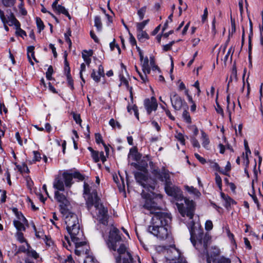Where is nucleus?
<instances>
[{"instance_id": "46", "label": "nucleus", "mask_w": 263, "mask_h": 263, "mask_svg": "<svg viewBox=\"0 0 263 263\" xmlns=\"http://www.w3.org/2000/svg\"><path fill=\"white\" fill-rule=\"evenodd\" d=\"M213 222L210 220H208L205 223V229L206 231H210L213 229Z\"/></svg>"}, {"instance_id": "20", "label": "nucleus", "mask_w": 263, "mask_h": 263, "mask_svg": "<svg viewBox=\"0 0 263 263\" xmlns=\"http://www.w3.org/2000/svg\"><path fill=\"white\" fill-rule=\"evenodd\" d=\"M54 11L59 14H63L68 17L69 20H71V16L69 14L68 10L63 6L59 5L57 8L54 10Z\"/></svg>"}, {"instance_id": "40", "label": "nucleus", "mask_w": 263, "mask_h": 263, "mask_svg": "<svg viewBox=\"0 0 263 263\" xmlns=\"http://www.w3.org/2000/svg\"><path fill=\"white\" fill-rule=\"evenodd\" d=\"M109 124L113 128H115L116 126H117L119 129L121 128L120 124L118 122L116 121L114 119H111L109 120Z\"/></svg>"}, {"instance_id": "11", "label": "nucleus", "mask_w": 263, "mask_h": 263, "mask_svg": "<svg viewBox=\"0 0 263 263\" xmlns=\"http://www.w3.org/2000/svg\"><path fill=\"white\" fill-rule=\"evenodd\" d=\"M144 105L148 115H150L153 111H156L158 107L156 99L154 97H152L151 99H145Z\"/></svg>"}, {"instance_id": "64", "label": "nucleus", "mask_w": 263, "mask_h": 263, "mask_svg": "<svg viewBox=\"0 0 263 263\" xmlns=\"http://www.w3.org/2000/svg\"><path fill=\"white\" fill-rule=\"evenodd\" d=\"M97 73L101 76L103 77L104 76V68L102 65H100L98 67V70Z\"/></svg>"}, {"instance_id": "37", "label": "nucleus", "mask_w": 263, "mask_h": 263, "mask_svg": "<svg viewBox=\"0 0 263 263\" xmlns=\"http://www.w3.org/2000/svg\"><path fill=\"white\" fill-rule=\"evenodd\" d=\"M246 156L244 157V161L245 163H246V165H248L249 163V160L248 158V155L251 154V152L248 146H246Z\"/></svg>"}, {"instance_id": "31", "label": "nucleus", "mask_w": 263, "mask_h": 263, "mask_svg": "<svg viewBox=\"0 0 263 263\" xmlns=\"http://www.w3.org/2000/svg\"><path fill=\"white\" fill-rule=\"evenodd\" d=\"M36 23L39 32H40L44 28V23L40 17L36 18Z\"/></svg>"}, {"instance_id": "56", "label": "nucleus", "mask_w": 263, "mask_h": 263, "mask_svg": "<svg viewBox=\"0 0 263 263\" xmlns=\"http://www.w3.org/2000/svg\"><path fill=\"white\" fill-rule=\"evenodd\" d=\"M208 15V8H205L204 9V10L203 14V15H202V17H201L202 22L203 23H204L206 21V20L207 19Z\"/></svg>"}, {"instance_id": "50", "label": "nucleus", "mask_w": 263, "mask_h": 263, "mask_svg": "<svg viewBox=\"0 0 263 263\" xmlns=\"http://www.w3.org/2000/svg\"><path fill=\"white\" fill-rule=\"evenodd\" d=\"M174 43H175L174 41H172V42H171L170 43H169L167 44L163 45V50L164 51H168V50H171V48H172V46L173 45Z\"/></svg>"}, {"instance_id": "57", "label": "nucleus", "mask_w": 263, "mask_h": 263, "mask_svg": "<svg viewBox=\"0 0 263 263\" xmlns=\"http://www.w3.org/2000/svg\"><path fill=\"white\" fill-rule=\"evenodd\" d=\"M137 31H142L145 27V25L142 22L138 23L136 24Z\"/></svg>"}, {"instance_id": "61", "label": "nucleus", "mask_w": 263, "mask_h": 263, "mask_svg": "<svg viewBox=\"0 0 263 263\" xmlns=\"http://www.w3.org/2000/svg\"><path fill=\"white\" fill-rule=\"evenodd\" d=\"M195 156L202 164H204L206 162L205 159L201 157L199 154L195 153Z\"/></svg>"}, {"instance_id": "8", "label": "nucleus", "mask_w": 263, "mask_h": 263, "mask_svg": "<svg viewBox=\"0 0 263 263\" xmlns=\"http://www.w3.org/2000/svg\"><path fill=\"white\" fill-rule=\"evenodd\" d=\"M67 230L70 235L72 242H77L78 243V241L85 240L83 232L80 229V224L76 225V227L68 228Z\"/></svg>"}, {"instance_id": "13", "label": "nucleus", "mask_w": 263, "mask_h": 263, "mask_svg": "<svg viewBox=\"0 0 263 263\" xmlns=\"http://www.w3.org/2000/svg\"><path fill=\"white\" fill-rule=\"evenodd\" d=\"M149 160V156L146 155L143 157V159L138 163H133L132 165H134L136 168L144 172L146 170L148 166L147 161Z\"/></svg>"}, {"instance_id": "62", "label": "nucleus", "mask_w": 263, "mask_h": 263, "mask_svg": "<svg viewBox=\"0 0 263 263\" xmlns=\"http://www.w3.org/2000/svg\"><path fill=\"white\" fill-rule=\"evenodd\" d=\"M73 118L77 123H80L82 121L79 115L73 114Z\"/></svg>"}, {"instance_id": "7", "label": "nucleus", "mask_w": 263, "mask_h": 263, "mask_svg": "<svg viewBox=\"0 0 263 263\" xmlns=\"http://www.w3.org/2000/svg\"><path fill=\"white\" fill-rule=\"evenodd\" d=\"M61 212L64 217L67 229L80 224L78 217L76 214L67 209H64V211H62Z\"/></svg>"}, {"instance_id": "59", "label": "nucleus", "mask_w": 263, "mask_h": 263, "mask_svg": "<svg viewBox=\"0 0 263 263\" xmlns=\"http://www.w3.org/2000/svg\"><path fill=\"white\" fill-rule=\"evenodd\" d=\"M233 51H234V50L232 49V47L229 49V50H228L226 55L224 57V60L225 61H227L228 60V57H229V55L230 54H231V59H232Z\"/></svg>"}, {"instance_id": "17", "label": "nucleus", "mask_w": 263, "mask_h": 263, "mask_svg": "<svg viewBox=\"0 0 263 263\" xmlns=\"http://www.w3.org/2000/svg\"><path fill=\"white\" fill-rule=\"evenodd\" d=\"M33 228L35 232V235L36 237L38 238L43 239L46 243L49 246L50 244L48 243L49 239L46 235H44V232L40 229H39V230H37L34 224L33 225Z\"/></svg>"}, {"instance_id": "5", "label": "nucleus", "mask_w": 263, "mask_h": 263, "mask_svg": "<svg viewBox=\"0 0 263 263\" xmlns=\"http://www.w3.org/2000/svg\"><path fill=\"white\" fill-rule=\"evenodd\" d=\"M78 243L72 242L74 246L72 245L71 242L67 236H65L64 239L62 240L63 246L66 248L68 250L72 251L74 250L75 254L77 256H81L82 255H87L86 259L84 260V263L86 262L88 258H91L94 263H99L98 261L92 256L88 255L89 250L88 246L87 245L85 240L83 241H78Z\"/></svg>"}, {"instance_id": "2", "label": "nucleus", "mask_w": 263, "mask_h": 263, "mask_svg": "<svg viewBox=\"0 0 263 263\" xmlns=\"http://www.w3.org/2000/svg\"><path fill=\"white\" fill-rule=\"evenodd\" d=\"M152 174L160 181L164 182L166 193L176 201V205L182 216H185L192 219L194 215L195 202L193 200L184 198L182 192L178 187L173 185L168 170L163 167L161 170L154 168Z\"/></svg>"}, {"instance_id": "25", "label": "nucleus", "mask_w": 263, "mask_h": 263, "mask_svg": "<svg viewBox=\"0 0 263 263\" xmlns=\"http://www.w3.org/2000/svg\"><path fill=\"white\" fill-rule=\"evenodd\" d=\"M185 189L186 191H187L190 194H192L197 197H199L201 195L200 192L196 188L193 186L185 185L184 186Z\"/></svg>"}, {"instance_id": "33", "label": "nucleus", "mask_w": 263, "mask_h": 263, "mask_svg": "<svg viewBox=\"0 0 263 263\" xmlns=\"http://www.w3.org/2000/svg\"><path fill=\"white\" fill-rule=\"evenodd\" d=\"M215 182L219 190L222 191V180L220 176L217 173L215 174Z\"/></svg>"}, {"instance_id": "12", "label": "nucleus", "mask_w": 263, "mask_h": 263, "mask_svg": "<svg viewBox=\"0 0 263 263\" xmlns=\"http://www.w3.org/2000/svg\"><path fill=\"white\" fill-rule=\"evenodd\" d=\"M60 191H56L54 192V198L60 203V206L61 210L64 211V209H66V207L69 204V201L66 196L63 193H60Z\"/></svg>"}, {"instance_id": "52", "label": "nucleus", "mask_w": 263, "mask_h": 263, "mask_svg": "<svg viewBox=\"0 0 263 263\" xmlns=\"http://www.w3.org/2000/svg\"><path fill=\"white\" fill-rule=\"evenodd\" d=\"M72 179L73 178H77L79 180H83V179H84V177L82 175H81L80 173L79 172H75L74 173L72 174Z\"/></svg>"}, {"instance_id": "32", "label": "nucleus", "mask_w": 263, "mask_h": 263, "mask_svg": "<svg viewBox=\"0 0 263 263\" xmlns=\"http://www.w3.org/2000/svg\"><path fill=\"white\" fill-rule=\"evenodd\" d=\"M182 117H183L184 120L186 123H191V118L190 117L189 112L186 109H185L183 112Z\"/></svg>"}, {"instance_id": "34", "label": "nucleus", "mask_w": 263, "mask_h": 263, "mask_svg": "<svg viewBox=\"0 0 263 263\" xmlns=\"http://www.w3.org/2000/svg\"><path fill=\"white\" fill-rule=\"evenodd\" d=\"M101 76L98 73L96 72V71L93 69L91 73V78L97 83H98L100 81Z\"/></svg>"}, {"instance_id": "44", "label": "nucleus", "mask_w": 263, "mask_h": 263, "mask_svg": "<svg viewBox=\"0 0 263 263\" xmlns=\"http://www.w3.org/2000/svg\"><path fill=\"white\" fill-rule=\"evenodd\" d=\"M91 155L95 162H98L100 161V153L99 152L95 151L92 152Z\"/></svg>"}, {"instance_id": "24", "label": "nucleus", "mask_w": 263, "mask_h": 263, "mask_svg": "<svg viewBox=\"0 0 263 263\" xmlns=\"http://www.w3.org/2000/svg\"><path fill=\"white\" fill-rule=\"evenodd\" d=\"M227 111L229 114V116L230 118H231L232 111L234 110L235 104L234 102H233L232 105L230 104V95H228L227 97Z\"/></svg>"}, {"instance_id": "51", "label": "nucleus", "mask_w": 263, "mask_h": 263, "mask_svg": "<svg viewBox=\"0 0 263 263\" xmlns=\"http://www.w3.org/2000/svg\"><path fill=\"white\" fill-rule=\"evenodd\" d=\"M191 143L194 147H197L198 148L200 147L199 142L195 137L192 138Z\"/></svg>"}, {"instance_id": "35", "label": "nucleus", "mask_w": 263, "mask_h": 263, "mask_svg": "<svg viewBox=\"0 0 263 263\" xmlns=\"http://www.w3.org/2000/svg\"><path fill=\"white\" fill-rule=\"evenodd\" d=\"M26 246H21L19 247L18 251L17 253L19 252H24L26 253L27 252L28 250H29V248H30V245L28 243V242H26Z\"/></svg>"}, {"instance_id": "47", "label": "nucleus", "mask_w": 263, "mask_h": 263, "mask_svg": "<svg viewBox=\"0 0 263 263\" xmlns=\"http://www.w3.org/2000/svg\"><path fill=\"white\" fill-rule=\"evenodd\" d=\"M176 138L182 145L185 144V139L183 134L179 133L176 136Z\"/></svg>"}, {"instance_id": "22", "label": "nucleus", "mask_w": 263, "mask_h": 263, "mask_svg": "<svg viewBox=\"0 0 263 263\" xmlns=\"http://www.w3.org/2000/svg\"><path fill=\"white\" fill-rule=\"evenodd\" d=\"M137 37L139 41L143 42L149 39V35L145 31H137Z\"/></svg>"}, {"instance_id": "39", "label": "nucleus", "mask_w": 263, "mask_h": 263, "mask_svg": "<svg viewBox=\"0 0 263 263\" xmlns=\"http://www.w3.org/2000/svg\"><path fill=\"white\" fill-rule=\"evenodd\" d=\"M3 4L7 7L13 6L15 2V0H2Z\"/></svg>"}, {"instance_id": "18", "label": "nucleus", "mask_w": 263, "mask_h": 263, "mask_svg": "<svg viewBox=\"0 0 263 263\" xmlns=\"http://www.w3.org/2000/svg\"><path fill=\"white\" fill-rule=\"evenodd\" d=\"M220 196L221 198L226 202L224 205L226 208H228V206H230L231 204H236V202L233 199L222 192H220Z\"/></svg>"}, {"instance_id": "10", "label": "nucleus", "mask_w": 263, "mask_h": 263, "mask_svg": "<svg viewBox=\"0 0 263 263\" xmlns=\"http://www.w3.org/2000/svg\"><path fill=\"white\" fill-rule=\"evenodd\" d=\"M135 177L137 182L144 189L147 190L148 191L154 190V187L152 185H148L146 184L148 177L145 174L141 172H136L135 173Z\"/></svg>"}, {"instance_id": "21", "label": "nucleus", "mask_w": 263, "mask_h": 263, "mask_svg": "<svg viewBox=\"0 0 263 263\" xmlns=\"http://www.w3.org/2000/svg\"><path fill=\"white\" fill-rule=\"evenodd\" d=\"M141 62V66L142 68V71L143 73H150L151 68L149 66V61L147 57L143 58L142 61Z\"/></svg>"}, {"instance_id": "30", "label": "nucleus", "mask_w": 263, "mask_h": 263, "mask_svg": "<svg viewBox=\"0 0 263 263\" xmlns=\"http://www.w3.org/2000/svg\"><path fill=\"white\" fill-rule=\"evenodd\" d=\"M71 32L70 29H68L66 33H64V36L66 42L68 44L69 47H70L72 44L71 41L70 39Z\"/></svg>"}, {"instance_id": "27", "label": "nucleus", "mask_w": 263, "mask_h": 263, "mask_svg": "<svg viewBox=\"0 0 263 263\" xmlns=\"http://www.w3.org/2000/svg\"><path fill=\"white\" fill-rule=\"evenodd\" d=\"M15 237L16 240L20 243L27 242L26 239L24 237L23 232L17 231L15 234Z\"/></svg>"}, {"instance_id": "49", "label": "nucleus", "mask_w": 263, "mask_h": 263, "mask_svg": "<svg viewBox=\"0 0 263 263\" xmlns=\"http://www.w3.org/2000/svg\"><path fill=\"white\" fill-rule=\"evenodd\" d=\"M95 138H96V141L97 143L100 144L102 143L103 144H104L103 140L102 139V136L99 133H96L95 134Z\"/></svg>"}, {"instance_id": "63", "label": "nucleus", "mask_w": 263, "mask_h": 263, "mask_svg": "<svg viewBox=\"0 0 263 263\" xmlns=\"http://www.w3.org/2000/svg\"><path fill=\"white\" fill-rule=\"evenodd\" d=\"M184 93L187 96L189 102L191 103H193L194 101L193 100L192 96L189 94L188 89H185V91H184Z\"/></svg>"}, {"instance_id": "1", "label": "nucleus", "mask_w": 263, "mask_h": 263, "mask_svg": "<svg viewBox=\"0 0 263 263\" xmlns=\"http://www.w3.org/2000/svg\"><path fill=\"white\" fill-rule=\"evenodd\" d=\"M142 197L145 199L143 208L146 214H153L151 225L147 231L158 239L163 240L166 239L170 233V224L172 220L171 214L160 212V206L158 205L153 199L151 198V194L143 190Z\"/></svg>"}, {"instance_id": "16", "label": "nucleus", "mask_w": 263, "mask_h": 263, "mask_svg": "<svg viewBox=\"0 0 263 263\" xmlns=\"http://www.w3.org/2000/svg\"><path fill=\"white\" fill-rule=\"evenodd\" d=\"M7 21L9 26H14L15 28L20 25V22L15 18L13 13L10 11L9 15L7 17Z\"/></svg>"}, {"instance_id": "60", "label": "nucleus", "mask_w": 263, "mask_h": 263, "mask_svg": "<svg viewBox=\"0 0 263 263\" xmlns=\"http://www.w3.org/2000/svg\"><path fill=\"white\" fill-rule=\"evenodd\" d=\"M149 73H144L142 74L140 72H139V74L143 82H145L147 80V74Z\"/></svg>"}, {"instance_id": "53", "label": "nucleus", "mask_w": 263, "mask_h": 263, "mask_svg": "<svg viewBox=\"0 0 263 263\" xmlns=\"http://www.w3.org/2000/svg\"><path fill=\"white\" fill-rule=\"evenodd\" d=\"M216 105H217V107L216 108V112L221 115L222 117L224 116V112H223V109L221 108V107L220 106V105L217 103H216Z\"/></svg>"}, {"instance_id": "54", "label": "nucleus", "mask_w": 263, "mask_h": 263, "mask_svg": "<svg viewBox=\"0 0 263 263\" xmlns=\"http://www.w3.org/2000/svg\"><path fill=\"white\" fill-rule=\"evenodd\" d=\"M214 263H231V260L229 258H222L218 260H216Z\"/></svg>"}, {"instance_id": "55", "label": "nucleus", "mask_w": 263, "mask_h": 263, "mask_svg": "<svg viewBox=\"0 0 263 263\" xmlns=\"http://www.w3.org/2000/svg\"><path fill=\"white\" fill-rule=\"evenodd\" d=\"M129 43L132 46L136 45L137 42L135 37L132 34L129 33Z\"/></svg>"}, {"instance_id": "43", "label": "nucleus", "mask_w": 263, "mask_h": 263, "mask_svg": "<svg viewBox=\"0 0 263 263\" xmlns=\"http://www.w3.org/2000/svg\"><path fill=\"white\" fill-rule=\"evenodd\" d=\"M67 81L68 83V86H69L71 90L74 89L73 85V81L72 80V77L71 75H68L66 76Z\"/></svg>"}, {"instance_id": "3", "label": "nucleus", "mask_w": 263, "mask_h": 263, "mask_svg": "<svg viewBox=\"0 0 263 263\" xmlns=\"http://www.w3.org/2000/svg\"><path fill=\"white\" fill-rule=\"evenodd\" d=\"M84 197L89 209L92 205L95 206L96 210L97 219L99 222L104 226H107L109 218L108 210L100 203V199L98 196L96 186L94 184L90 186L87 183L84 182Z\"/></svg>"}, {"instance_id": "19", "label": "nucleus", "mask_w": 263, "mask_h": 263, "mask_svg": "<svg viewBox=\"0 0 263 263\" xmlns=\"http://www.w3.org/2000/svg\"><path fill=\"white\" fill-rule=\"evenodd\" d=\"M121 66L122 68V73H123V69L125 71H126V67L123 63H121ZM119 77H120V84L119 86L123 85L125 86L127 88H128L129 85H128V80L125 77L123 76V73H120L119 75Z\"/></svg>"}, {"instance_id": "36", "label": "nucleus", "mask_w": 263, "mask_h": 263, "mask_svg": "<svg viewBox=\"0 0 263 263\" xmlns=\"http://www.w3.org/2000/svg\"><path fill=\"white\" fill-rule=\"evenodd\" d=\"M146 7L145 6L140 8L137 12V14L139 17L140 20H142L146 12Z\"/></svg>"}, {"instance_id": "45", "label": "nucleus", "mask_w": 263, "mask_h": 263, "mask_svg": "<svg viewBox=\"0 0 263 263\" xmlns=\"http://www.w3.org/2000/svg\"><path fill=\"white\" fill-rule=\"evenodd\" d=\"M85 70H86V65H85V63H82L81 64V67H80V78H81L82 81L84 83H85V81L84 80V79L83 77L82 72L85 71Z\"/></svg>"}, {"instance_id": "4", "label": "nucleus", "mask_w": 263, "mask_h": 263, "mask_svg": "<svg viewBox=\"0 0 263 263\" xmlns=\"http://www.w3.org/2000/svg\"><path fill=\"white\" fill-rule=\"evenodd\" d=\"M119 230L111 224L107 245L110 249L117 251L118 256H115L117 263H132L133 258L130 253L119 234Z\"/></svg>"}, {"instance_id": "42", "label": "nucleus", "mask_w": 263, "mask_h": 263, "mask_svg": "<svg viewBox=\"0 0 263 263\" xmlns=\"http://www.w3.org/2000/svg\"><path fill=\"white\" fill-rule=\"evenodd\" d=\"M27 254L29 256H31L34 259H37L39 257V254L37 252L33 250H29L27 252Z\"/></svg>"}, {"instance_id": "9", "label": "nucleus", "mask_w": 263, "mask_h": 263, "mask_svg": "<svg viewBox=\"0 0 263 263\" xmlns=\"http://www.w3.org/2000/svg\"><path fill=\"white\" fill-rule=\"evenodd\" d=\"M170 99L172 107L176 110H180L183 105L186 104L184 99L175 92H172L170 95Z\"/></svg>"}, {"instance_id": "14", "label": "nucleus", "mask_w": 263, "mask_h": 263, "mask_svg": "<svg viewBox=\"0 0 263 263\" xmlns=\"http://www.w3.org/2000/svg\"><path fill=\"white\" fill-rule=\"evenodd\" d=\"M13 224L17 231L25 232L26 231L25 226H28V220H27V221H23L22 220H13Z\"/></svg>"}, {"instance_id": "58", "label": "nucleus", "mask_w": 263, "mask_h": 263, "mask_svg": "<svg viewBox=\"0 0 263 263\" xmlns=\"http://www.w3.org/2000/svg\"><path fill=\"white\" fill-rule=\"evenodd\" d=\"M62 263H74V261L71 255H68L66 259H64V261Z\"/></svg>"}, {"instance_id": "23", "label": "nucleus", "mask_w": 263, "mask_h": 263, "mask_svg": "<svg viewBox=\"0 0 263 263\" xmlns=\"http://www.w3.org/2000/svg\"><path fill=\"white\" fill-rule=\"evenodd\" d=\"M201 140L202 141V145L205 148H208V145L210 143V140L207 134L203 130L201 132Z\"/></svg>"}, {"instance_id": "26", "label": "nucleus", "mask_w": 263, "mask_h": 263, "mask_svg": "<svg viewBox=\"0 0 263 263\" xmlns=\"http://www.w3.org/2000/svg\"><path fill=\"white\" fill-rule=\"evenodd\" d=\"M12 212L15 214L17 218L16 220H19L20 221L22 220L23 221H27V219L21 212L18 211L17 208H13L12 209Z\"/></svg>"}, {"instance_id": "41", "label": "nucleus", "mask_w": 263, "mask_h": 263, "mask_svg": "<svg viewBox=\"0 0 263 263\" xmlns=\"http://www.w3.org/2000/svg\"><path fill=\"white\" fill-rule=\"evenodd\" d=\"M34 47L33 46H29L27 48V55L28 59H30V53L32 54V58L35 60L34 52Z\"/></svg>"}, {"instance_id": "15", "label": "nucleus", "mask_w": 263, "mask_h": 263, "mask_svg": "<svg viewBox=\"0 0 263 263\" xmlns=\"http://www.w3.org/2000/svg\"><path fill=\"white\" fill-rule=\"evenodd\" d=\"M93 54V51L92 50H83L82 53V58L83 59L84 62L87 65H89L91 63V60L90 57Z\"/></svg>"}, {"instance_id": "29", "label": "nucleus", "mask_w": 263, "mask_h": 263, "mask_svg": "<svg viewBox=\"0 0 263 263\" xmlns=\"http://www.w3.org/2000/svg\"><path fill=\"white\" fill-rule=\"evenodd\" d=\"M95 26L96 27L97 30L100 31L102 29V22L100 16H96L95 17Z\"/></svg>"}, {"instance_id": "38", "label": "nucleus", "mask_w": 263, "mask_h": 263, "mask_svg": "<svg viewBox=\"0 0 263 263\" xmlns=\"http://www.w3.org/2000/svg\"><path fill=\"white\" fill-rule=\"evenodd\" d=\"M250 33L249 35V49L251 48V37L253 36V25L251 20H250Z\"/></svg>"}, {"instance_id": "28", "label": "nucleus", "mask_w": 263, "mask_h": 263, "mask_svg": "<svg viewBox=\"0 0 263 263\" xmlns=\"http://www.w3.org/2000/svg\"><path fill=\"white\" fill-rule=\"evenodd\" d=\"M15 29H16L15 34L16 35L20 36L23 38H24V36H27V34H26V32L24 30H23L21 28V24H20V25H18L15 27Z\"/></svg>"}, {"instance_id": "48", "label": "nucleus", "mask_w": 263, "mask_h": 263, "mask_svg": "<svg viewBox=\"0 0 263 263\" xmlns=\"http://www.w3.org/2000/svg\"><path fill=\"white\" fill-rule=\"evenodd\" d=\"M33 159L32 160L33 161L36 162V161H40L41 159V154L39 152L37 151H33Z\"/></svg>"}, {"instance_id": "6", "label": "nucleus", "mask_w": 263, "mask_h": 263, "mask_svg": "<svg viewBox=\"0 0 263 263\" xmlns=\"http://www.w3.org/2000/svg\"><path fill=\"white\" fill-rule=\"evenodd\" d=\"M72 174L71 173L64 172L62 175L55 178L53 182V187L57 191H64L65 186L70 188L72 184Z\"/></svg>"}]
</instances>
